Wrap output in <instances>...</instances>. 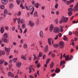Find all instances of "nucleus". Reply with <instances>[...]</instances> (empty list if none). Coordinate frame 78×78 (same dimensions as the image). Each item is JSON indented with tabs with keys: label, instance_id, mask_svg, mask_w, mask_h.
<instances>
[{
	"label": "nucleus",
	"instance_id": "nucleus-2",
	"mask_svg": "<svg viewBox=\"0 0 78 78\" xmlns=\"http://www.w3.org/2000/svg\"><path fill=\"white\" fill-rule=\"evenodd\" d=\"M25 6L27 10H34V8L32 6H30L28 8V6H26V5H25Z\"/></svg>",
	"mask_w": 78,
	"mask_h": 78
},
{
	"label": "nucleus",
	"instance_id": "nucleus-13",
	"mask_svg": "<svg viewBox=\"0 0 78 78\" xmlns=\"http://www.w3.org/2000/svg\"><path fill=\"white\" fill-rule=\"evenodd\" d=\"M5 50L6 51H7V52H9V51H10V50H11V49L10 48H7L5 47Z\"/></svg>",
	"mask_w": 78,
	"mask_h": 78
},
{
	"label": "nucleus",
	"instance_id": "nucleus-3",
	"mask_svg": "<svg viewBox=\"0 0 78 78\" xmlns=\"http://www.w3.org/2000/svg\"><path fill=\"white\" fill-rule=\"evenodd\" d=\"M64 43L63 41H60L59 43V48H63L64 47Z\"/></svg>",
	"mask_w": 78,
	"mask_h": 78
},
{
	"label": "nucleus",
	"instance_id": "nucleus-54",
	"mask_svg": "<svg viewBox=\"0 0 78 78\" xmlns=\"http://www.w3.org/2000/svg\"><path fill=\"white\" fill-rule=\"evenodd\" d=\"M17 60V58H15V59H14L13 60L14 62H16Z\"/></svg>",
	"mask_w": 78,
	"mask_h": 78
},
{
	"label": "nucleus",
	"instance_id": "nucleus-64",
	"mask_svg": "<svg viewBox=\"0 0 78 78\" xmlns=\"http://www.w3.org/2000/svg\"><path fill=\"white\" fill-rule=\"evenodd\" d=\"M37 74L38 75H39V72L38 70L37 71Z\"/></svg>",
	"mask_w": 78,
	"mask_h": 78
},
{
	"label": "nucleus",
	"instance_id": "nucleus-52",
	"mask_svg": "<svg viewBox=\"0 0 78 78\" xmlns=\"http://www.w3.org/2000/svg\"><path fill=\"white\" fill-rule=\"evenodd\" d=\"M5 29L7 31H8V30H9V29L8 28V27L6 26L5 27Z\"/></svg>",
	"mask_w": 78,
	"mask_h": 78
},
{
	"label": "nucleus",
	"instance_id": "nucleus-16",
	"mask_svg": "<svg viewBox=\"0 0 78 78\" xmlns=\"http://www.w3.org/2000/svg\"><path fill=\"white\" fill-rule=\"evenodd\" d=\"M55 73H59L60 72V69H59L58 68H56V70H55Z\"/></svg>",
	"mask_w": 78,
	"mask_h": 78
},
{
	"label": "nucleus",
	"instance_id": "nucleus-37",
	"mask_svg": "<svg viewBox=\"0 0 78 78\" xmlns=\"http://www.w3.org/2000/svg\"><path fill=\"white\" fill-rule=\"evenodd\" d=\"M37 12H35L34 14V17H36L37 16Z\"/></svg>",
	"mask_w": 78,
	"mask_h": 78
},
{
	"label": "nucleus",
	"instance_id": "nucleus-8",
	"mask_svg": "<svg viewBox=\"0 0 78 78\" xmlns=\"http://www.w3.org/2000/svg\"><path fill=\"white\" fill-rule=\"evenodd\" d=\"M2 2L3 5H6L8 3V0H2Z\"/></svg>",
	"mask_w": 78,
	"mask_h": 78
},
{
	"label": "nucleus",
	"instance_id": "nucleus-42",
	"mask_svg": "<svg viewBox=\"0 0 78 78\" xmlns=\"http://www.w3.org/2000/svg\"><path fill=\"white\" fill-rule=\"evenodd\" d=\"M32 3L33 5H35V3H36V2H35V1H32Z\"/></svg>",
	"mask_w": 78,
	"mask_h": 78
},
{
	"label": "nucleus",
	"instance_id": "nucleus-9",
	"mask_svg": "<svg viewBox=\"0 0 78 78\" xmlns=\"http://www.w3.org/2000/svg\"><path fill=\"white\" fill-rule=\"evenodd\" d=\"M54 26L53 24H51L50 27V31L51 32L52 31V30H53V29Z\"/></svg>",
	"mask_w": 78,
	"mask_h": 78
},
{
	"label": "nucleus",
	"instance_id": "nucleus-58",
	"mask_svg": "<svg viewBox=\"0 0 78 78\" xmlns=\"http://www.w3.org/2000/svg\"><path fill=\"white\" fill-rule=\"evenodd\" d=\"M66 56H66V53H64L63 56V58H65H65H66Z\"/></svg>",
	"mask_w": 78,
	"mask_h": 78
},
{
	"label": "nucleus",
	"instance_id": "nucleus-29",
	"mask_svg": "<svg viewBox=\"0 0 78 78\" xmlns=\"http://www.w3.org/2000/svg\"><path fill=\"white\" fill-rule=\"evenodd\" d=\"M35 6L36 8H39V3H37L35 4Z\"/></svg>",
	"mask_w": 78,
	"mask_h": 78
},
{
	"label": "nucleus",
	"instance_id": "nucleus-43",
	"mask_svg": "<svg viewBox=\"0 0 78 78\" xmlns=\"http://www.w3.org/2000/svg\"><path fill=\"white\" fill-rule=\"evenodd\" d=\"M55 22L56 24H58V19L55 20Z\"/></svg>",
	"mask_w": 78,
	"mask_h": 78
},
{
	"label": "nucleus",
	"instance_id": "nucleus-27",
	"mask_svg": "<svg viewBox=\"0 0 78 78\" xmlns=\"http://www.w3.org/2000/svg\"><path fill=\"white\" fill-rule=\"evenodd\" d=\"M68 15L69 16H71L72 15V12H69L68 13Z\"/></svg>",
	"mask_w": 78,
	"mask_h": 78
},
{
	"label": "nucleus",
	"instance_id": "nucleus-15",
	"mask_svg": "<svg viewBox=\"0 0 78 78\" xmlns=\"http://www.w3.org/2000/svg\"><path fill=\"white\" fill-rule=\"evenodd\" d=\"M21 59H23L24 60H27V58L26 57L23 55L21 56Z\"/></svg>",
	"mask_w": 78,
	"mask_h": 78
},
{
	"label": "nucleus",
	"instance_id": "nucleus-21",
	"mask_svg": "<svg viewBox=\"0 0 78 78\" xmlns=\"http://www.w3.org/2000/svg\"><path fill=\"white\" fill-rule=\"evenodd\" d=\"M21 63L19 62L16 64V66L17 67L19 68L21 66Z\"/></svg>",
	"mask_w": 78,
	"mask_h": 78
},
{
	"label": "nucleus",
	"instance_id": "nucleus-34",
	"mask_svg": "<svg viewBox=\"0 0 78 78\" xmlns=\"http://www.w3.org/2000/svg\"><path fill=\"white\" fill-rule=\"evenodd\" d=\"M37 67H38L37 69H39V67H41V64H40V63H38L37 65Z\"/></svg>",
	"mask_w": 78,
	"mask_h": 78
},
{
	"label": "nucleus",
	"instance_id": "nucleus-62",
	"mask_svg": "<svg viewBox=\"0 0 78 78\" xmlns=\"http://www.w3.org/2000/svg\"><path fill=\"white\" fill-rule=\"evenodd\" d=\"M17 18H16V19H13L14 23H16V20H17Z\"/></svg>",
	"mask_w": 78,
	"mask_h": 78
},
{
	"label": "nucleus",
	"instance_id": "nucleus-50",
	"mask_svg": "<svg viewBox=\"0 0 78 78\" xmlns=\"http://www.w3.org/2000/svg\"><path fill=\"white\" fill-rule=\"evenodd\" d=\"M58 35H57L54 39L55 40H56L58 39Z\"/></svg>",
	"mask_w": 78,
	"mask_h": 78
},
{
	"label": "nucleus",
	"instance_id": "nucleus-14",
	"mask_svg": "<svg viewBox=\"0 0 78 78\" xmlns=\"http://www.w3.org/2000/svg\"><path fill=\"white\" fill-rule=\"evenodd\" d=\"M65 62H66V61H65V60L61 61V62H60V66H62V65L63 64H65Z\"/></svg>",
	"mask_w": 78,
	"mask_h": 78
},
{
	"label": "nucleus",
	"instance_id": "nucleus-26",
	"mask_svg": "<svg viewBox=\"0 0 78 78\" xmlns=\"http://www.w3.org/2000/svg\"><path fill=\"white\" fill-rule=\"evenodd\" d=\"M24 20L23 19H21L20 21V23H21L22 24L23 23H24Z\"/></svg>",
	"mask_w": 78,
	"mask_h": 78
},
{
	"label": "nucleus",
	"instance_id": "nucleus-31",
	"mask_svg": "<svg viewBox=\"0 0 78 78\" xmlns=\"http://www.w3.org/2000/svg\"><path fill=\"white\" fill-rule=\"evenodd\" d=\"M26 26L24 24H23L22 26V28L23 29H24V28H25Z\"/></svg>",
	"mask_w": 78,
	"mask_h": 78
},
{
	"label": "nucleus",
	"instance_id": "nucleus-30",
	"mask_svg": "<svg viewBox=\"0 0 78 78\" xmlns=\"http://www.w3.org/2000/svg\"><path fill=\"white\" fill-rule=\"evenodd\" d=\"M17 20L18 23L19 24L20 23V18H19L17 19Z\"/></svg>",
	"mask_w": 78,
	"mask_h": 78
},
{
	"label": "nucleus",
	"instance_id": "nucleus-46",
	"mask_svg": "<svg viewBox=\"0 0 78 78\" xmlns=\"http://www.w3.org/2000/svg\"><path fill=\"white\" fill-rule=\"evenodd\" d=\"M58 6V4H56L55 5V8H56V9H57Z\"/></svg>",
	"mask_w": 78,
	"mask_h": 78
},
{
	"label": "nucleus",
	"instance_id": "nucleus-41",
	"mask_svg": "<svg viewBox=\"0 0 78 78\" xmlns=\"http://www.w3.org/2000/svg\"><path fill=\"white\" fill-rule=\"evenodd\" d=\"M71 3V2L69 1H67V2H66V5H69V4H70Z\"/></svg>",
	"mask_w": 78,
	"mask_h": 78
},
{
	"label": "nucleus",
	"instance_id": "nucleus-35",
	"mask_svg": "<svg viewBox=\"0 0 78 78\" xmlns=\"http://www.w3.org/2000/svg\"><path fill=\"white\" fill-rule=\"evenodd\" d=\"M5 61L3 60H0V64H2L3 62H4Z\"/></svg>",
	"mask_w": 78,
	"mask_h": 78
},
{
	"label": "nucleus",
	"instance_id": "nucleus-39",
	"mask_svg": "<svg viewBox=\"0 0 78 78\" xmlns=\"http://www.w3.org/2000/svg\"><path fill=\"white\" fill-rule=\"evenodd\" d=\"M72 11H73V8H69L68 9V11L70 12Z\"/></svg>",
	"mask_w": 78,
	"mask_h": 78
},
{
	"label": "nucleus",
	"instance_id": "nucleus-23",
	"mask_svg": "<svg viewBox=\"0 0 78 78\" xmlns=\"http://www.w3.org/2000/svg\"><path fill=\"white\" fill-rule=\"evenodd\" d=\"M3 36L4 38H7L8 37V34H7V33H5Z\"/></svg>",
	"mask_w": 78,
	"mask_h": 78
},
{
	"label": "nucleus",
	"instance_id": "nucleus-60",
	"mask_svg": "<svg viewBox=\"0 0 78 78\" xmlns=\"http://www.w3.org/2000/svg\"><path fill=\"white\" fill-rule=\"evenodd\" d=\"M13 44L14 45H17V43H16V42H14L13 43Z\"/></svg>",
	"mask_w": 78,
	"mask_h": 78
},
{
	"label": "nucleus",
	"instance_id": "nucleus-18",
	"mask_svg": "<svg viewBox=\"0 0 78 78\" xmlns=\"http://www.w3.org/2000/svg\"><path fill=\"white\" fill-rule=\"evenodd\" d=\"M36 25H37V26H38V25H39V19L38 18L37 19V20L36 21Z\"/></svg>",
	"mask_w": 78,
	"mask_h": 78
},
{
	"label": "nucleus",
	"instance_id": "nucleus-20",
	"mask_svg": "<svg viewBox=\"0 0 78 78\" xmlns=\"http://www.w3.org/2000/svg\"><path fill=\"white\" fill-rule=\"evenodd\" d=\"M50 66L51 69L53 68V66H54V62H52L51 64H50Z\"/></svg>",
	"mask_w": 78,
	"mask_h": 78
},
{
	"label": "nucleus",
	"instance_id": "nucleus-19",
	"mask_svg": "<svg viewBox=\"0 0 78 78\" xmlns=\"http://www.w3.org/2000/svg\"><path fill=\"white\" fill-rule=\"evenodd\" d=\"M4 31L5 30L4 29H3V27H1L0 30V32L1 33H4Z\"/></svg>",
	"mask_w": 78,
	"mask_h": 78
},
{
	"label": "nucleus",
	"instance_id": "nucleus-11",
	"mask_svg": "<svg viewBox=\"0 0 78 78\" xmlns=\"http://www.w3.org/2000/svg\"><path fill=\"white\" fill-rule=\"evenodd\" d=\"M8 75L9 76H10L11 77H13L14 76V74L13 73H11V72H9Z\"/></svg>",
	"mask_w": 78,
	"mask_h": 78
},
{
	"label": "nucleus",
	"instance_id": "nucleus-55",
	"mask_svg": "<svg viewBox=\"0 0 78 78\" xmlns=\"http://www.w3.org/2000/svg\"><path fill=\"white\" fill-rule=\"evenodd\" d=\"M34 10H33L31 12H30V15H32L33 14V12H34Z\"/></svg>",
	"mask_w": 78,
	"mask_h": 78
},
{
	"label": "nucleus",
	"instance_id": "nucleus-61",
	"mask_svg": "<svg viewBox=\"0 0 78 78\" xmlns=\"http://www.w3.org/2000/svg\"><path fill=\"white\" fill-rule=\"evenodd\" d=\"M46 56V55H44L43 56V59H45V57Z\"/></svg>",
	"mask_w": 78,
	"mask_h": 78
},
{
	"label": "nucleus",
	"instance_id": "nucleus-40",
	"mask_svg": "<svg viewBox=\"0 0 78 78\" xmlns=\"http://www.w3.org/2000/svg\"><path fill=\"white\" fill-rule=\"evenodd\" d=\"M54 47L55 48H57L59 47V46L58 45V44H54Z\"/></svg>",
	"mask_w": 78,
	"mask_h": 78
},
{
	"label": "nucleus",
	"instance_id": "nucleus-17",
	"mask_svg": "<svg viewBox=\"0 0 78 78\" xmlns=\"http://www.w3.org/2000/svg\"><path fill=\"white\" fill-rule=\"evenodd\" d=\"M46 48H45L44 49V52H45V53H46V52H47V51L48 50V45H46Z\"/></svg>",
	"mask_w": 78,
	"mask_h": 78
},
{
	"label": "nucleus",
	"instance_id": "nucleus-12",
	"mask_svg": "<svg viewBox=\"0 0 78 78\" xmlns=\"http://www.w3.org/2000/svg\"><path fill=\"white\" fill-rule=\"evenodd\" d=\"M2 54L3 55H5V51H0V56H2Z\"/></svg>",
	"mask_w": 78,
	"mask_h": 78
},
{
	"label": "nucleus",
	"instance_id": "nucleus-24",
	"mask_svg": "<svg viewBox=\"0 0 78 78\" xmlns=\"http://www.w3.org/2000/svg\"><path fill=\"white\" fill-rule=\"evenodd\" d=\"M2 39L3 41H4V42H8V40L7 39L2 38Z\"/></svg>",
	"mask_w": 78,
	"mask_h": 78
},
{
	"label": "nucleus",
	"instance_id": "nucleus-22",
	"mask_svg": "<svg viewBox=\"0 0 78 78\" xmlns=\"http://www.w3.org/2000/svg\"><path fill=\"white\" fill-rule=\"evenodd\" d=\"M51 38H48V42L49 45H51Z\"/></svg>",
	"mask_w": 78,
	"mask_h": 78
},
{
	"label": "nucleus",
	"instance_id": "nucleus-1",
	"mask_svg": "<svg viewBox=\"0 0 78 78\" xmlns=\"http://www.w3.org/2000/svg\"><path fill=\"white\" fill-rule=\"evenodd\" d=\"M60 29L58 27H55L54 28L53 32L55 33H59Z\"/></svg>",
	"mask_w": 78,
	"mask_h": 78
},
{
	"label": "nucleus",
	"instance_id": "nucleus-5",
	"mask_svg": "<svg viewBox=\"0 0 78 78\" xmlns=\"http://www.w3.org/2000/svg\"><path fill=\"white\" fill-rule=\"evenodd\" d=\"M62 20L63 22H64V23H66L67 22V20H68V17H63L62 18Z\"/></svg>",
	"mask_w": 78,
	"mask_h": 78
},
{
	"label": "nucleus",
	"instance_id": "nucleus-25",
	"mask_svg": "<svg viewBox=\"0 0 78 78\" xmlns=\"http://www.w3.org/2000/svg\"><path fill=\"white\" fill-rule=\"evenodd\" d=\"M32 68V66H30L29 67V70H30L29 71V73H31V68Z\"/></svg>",
	"mask_w": 78,
	"mask_h": 78
},
{
	"label": "nucleus",
	"instance_id": "nucleus-53",
	"mask_svg": "<svg viewBox=\"0 0 78 78\" xmlns=\"http://www.w3.org/2000/svg\"><path fill=\"white\" fill-rule=\"evenodd\" d=\"M56 75V73H54L52 74L51 75V76L52 77H53V76H55Z\"/></svg>",
	"mask_w": 78,
	"mask_h": 78
},
{
	"label": "nucleus",
	"instance_id": "nucleus-28",
	"mask_svg": "<svg viewBox=\"0 0 78 78\" xmlns=\"http://www.w3.org/2000/svg\"><path fill=\"white\" fill-rule=\"evenodd\" d=\"M4 14H8V11H7V10L6 9H5L4 12Z\"/></svg>",
	"mask_w": 78,
	"mask_h": 78
},
{
	"label": "nucleus",
	"instance_id": "nucleus-4",
	"mask_svg": "<svg viewBox=\"0 0 78 78\" xmlns=\"http://www.w3.org/2000/svg\"><path fill=\"white\" fill-rule=\"evenodd\" d=\"M72 57H73V56L70 55V57L69 58V55H68L65 58V60L66 61H68V60H72L73 59Z\"/></svg>",
	"mask_w": 78,
	"mask_h": 78
},
{
	"label": "nucleus",
	"instance_id": "nucleus-57",
	"mask_svg": "<svg viewBox=\"0 0 78 78\" xmlns=\"http://www.w3.org/2000/svg\"><path fill=\"white\" fill-rule=\"evenodd\" d=\"M75 34H76V35H77V36L78 34V32L77 31H76L75 32Z\"/></svg>",
	"mask_w": 78,
	"mask_h": 78
},
{
	"label": "nucleus",
	"instance_id": "nucleus-48",
	"mask_svg": "<svg viewBox=\"0 0 78 78\" xmlns=\"http://www.w3.org/2000/svg\"><path fill=\"white\" fill-rule=\"evenodd\" d=\"M21 14V12H18V13L17 14L18 16H20Z\"/></svg>",
	"mask_w": 78,
	"mask_h": 78
},
{
	"label": "nucleus",
	"instance_id": "nucleus-6",
	"mask_svg": "<svg viewBox=\"0 0 78 78\" xmlns=\"http://www.w3.org/2000/svg\"><path fill=\"white\" fill-rule=\"evenodd\" d=\"M74 11H78V2L77 4H76L73 9Z\"/></svg>",
	"mask_w": 78,
	"mask_h": 78
},
{
	"label": "nucleus",
	"instance_id": "nucleus-32",
	"mask_svg": "<svg viewBox=\"0 0 78 78\" xmlns=\"http://www.w3.org/2000/svg\"><path fill=\"white\" fill-rule=\"evenodd\" d=\"M50 59H47V61H46V64H48V62H50Z\"/></svg>",
	"mask_w": 78,
	"mask_h": 78
},
{
	"label": "nucleus",
	"instance_id": "nucleus-44",
	"mask_svg": "<svg viewBox=\"0 0 78 78\" xmlns=\"http://www.w3.org/2000/svg\"><path fill=\"white\" fill-rule=\"evenodd\" d=\"M27 32V28H26L24 31L23 33H26Z\"/></svg>",
	"mask_w": 78,
	"mask_h": 78
},
{
	"label": "nucleus",
	"instance_id": "nucleus-7",
	"mask_svg": "<svg viewBox=\"0 0 78 78\" xmlns=\"http://www.w3.org/2000/svg\"><path fill=\"white\" fill-rule=\"evenodd\" d=\"M29 24L30 26V27H34V23L31 22V21H29Z\"/></svg>",
	"mask_w": 78,
	"mask_h": 78
},
{
	"label": "nucleus",
	"instance_id": "nucleus-10",
	"mask_svg": "<svg viewBox=\"0 0 78 78\" xmlns=\"http://www.w3.org/2000/svg\"><path fill=\"white\" fill-rule=\"evenodd\" d=\"M40 36L41 37H43V36H44V34H43V32H42V31H41L40 32Z\"/></svg>",
	"mask_w": 78,
	"mask_h": 78
},
{
	"label": "nucleus",
	"instance_id": "nucleus-45",
	"mask_svg": "<svg viewBox=\"0 0 78 78\" xmlns=\"http://www.w3.org/2000/svg\"><path fill=\"white\" fill-rule=\"evenodd\" d=\"M16 2L18 5H19L20 4V0H16Z\"/></svg>",
	"mask_w": 78,
	"mask_h": 78
},
{
	"label": "nucleus",
	"instance_id": "nucleus-38",
	"mask_svg": "<svg viewBox=\"0 0 78 78\" xmlns=\"http://www.w3.org/2000/svg\"><path fill=\"white\" fill-rule=\"evenodd\" d=\"M63 39L64 41H67V38L66 37L64 36Z\"/></svg>",
	"mask_w": 78,
	"mask_h": 78
},
{
	"label": "nucleus",
	"instance_id": "nucleus-51",
	"mask_svg": "<svg viewBox=\"0 0 78 78\" xmlns=\"http://www.w3.org/2000/svg\"><path fill=\"white\" fill-rule=\"evenodd\" d=\"M62 28H63V27L61 26V29H60L61 32H62L63 31V29H62Z\"/></svg>",
	"mask_w": 78,
	"mask_h": 78
},
{
	"label": "nucleus",
	"instance_id": "nucleus-56",
	"mask_svg": "<svg viewBox=\"0 0 78 78\" xmlns=\"http://www.w3.org/2000/svg\"><path fill=\"white\" fill-rule=\"evenodd\" d=\"M62 22H63V21H62V20L60 21L59 23L61 24Z\"/></svg>",
	"mask_w": 78,
	"mask_h": 78
},
{
	"label": "nucleus",
	"instance_id": "nucleus-47",
	"mask_svg": "<svg viewBox=\"0 0 78 78\" xmlns=\"http://www.w3.org/2000/svg\"><path fill=\"white\" fill-rule=\"evenodd\" d=\"M0 8L1 9H4L5 8V6L3 5H1L0 6Z\"/></svg>",
	"mask_w": 78,
	"mask_h": 78
},
{
	"label": "nucleus",
	"instance_id": "nucleus-36",
	"mask_svg": "<svg viewBox=\"0 0 78 78\" xmlns=\"http://www.w3.org/2000/svg\"><path fill=\"white\" fill-rule=\"evenodd\" d=\"M24 48H27V44H26V43H25L24 45Z\"/></svg>",
	"mask_w": 78,
	"mask_h": 78
},
{
	"label": "nucleus",
	"instance_id": "nucleus-63",
	"mask_svg": "<svg viewBox=\"0 0 78 78\" xmlns=\"http://www.w3.org/2000/svg\"><path fill=\"white\" fill-rule=\"evenodd\" d=\"M69 35H72V32H69Z\"/></svg>",
	"mask_w": 78,
	"mask_h": 78
},
{
	"label": "nucleus",
	"instance_id": "nucleus-59",
	"mask_svg": "<svg viewBox=\"0 0 78 78\" xmlns=\"http://www.w3.org/2000/svg\"><path fill=\"white\" fill-rule=\"evenodd\" d=\"M12 57H13V56H12V55H10L9 56V59H11V58H12Z\"/></svg>",
	"mask_w": 78,
	"mask_h": 78
},
{
	"label": "nucleus",
	"instance_id": "nucleus-49",
	"mask_svg": "<svg viewBox=\"0 0 78 78\" xmlns=\"http://www.w3.org/2000/svg\"><path fill=\"white\" fill-rule=\"evenodd\" d=\"M9 7L11 8H12L13 7V5H12V4H10L9 5Z\"/></svg>",
	"mask_w": 78,
	"mask_h": 78
},
{
	"label": "nucleus",
	"instance_id": "nucleus-33",
	"mask_svg": "<svg viewBox=\"0 0 78 78\" xmlns=\"http://www.w3.org/2000/svg\"><path fill=\"white\" fill-rule=\"evenodd\" d=\"M42 53L41 52H40L39 53L38 57H42Z\"/></svg>",
	"mask_w": 78,
	"mask_h": 78
}]
</instances>
